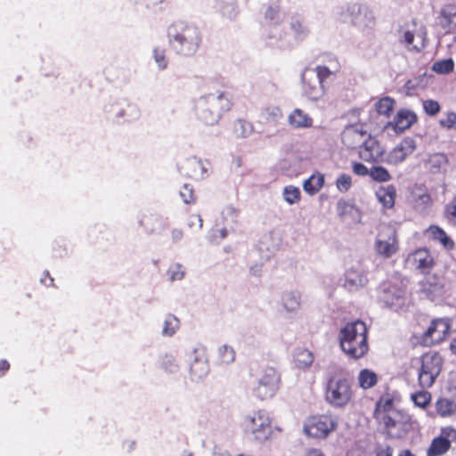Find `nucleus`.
<instances>
[{
  "label": "nucleus",
  "instance_id": "17",
  "mask_svg": "<svg viewBox=\"0 0 456 456\" xmlns=\"http://www.w3.org/2000/svg\"><path fill=\"white\" fill-rule=\"evenodd\" d=\"M192 360L190 363V379L193 381L204 379L209 373V363L205 348L195 347L191 351Z\"/></svg>",
  "mask_w": 456,
  "mask_h": 456
},
{
  "label": "nucleus",
  "instance_id": "16",
  "mask_svg": "<svg viewBox=\"0 0 456 456\" xmlns=\"http://www.w3.org/2000/svg\"><path fill=\"white\" fill-rule=\"evenodd\" d=\"M281 242V234L279 230L273 229L263 233L258 240L257 248L250 251V258L263 255V258L269 259L271 255L278 250Z\"/></svg>",
  "mask_w": 456,
  "mask_h": 456
},
{
  "label": "nucleus",
  "instance_id": "64",
  "mask_svg": "<svg viewBox=\"0 0 456 456\" xmlns=\"http://www.w3.org/2000/svg\"><path fill=\"white\" fill-rule=\"evenodd\" d=\"M376 456H393V449L389 445H379L376 448Z\"/></svg>",
  "mask_w": 456,
  "mask_h": 456
},
{
  "label": "nucleus",
  "instance_id": "4",
  "mask_svg": "<svg viewBox=\"0 0 456 456\" xmlns=\"http://www.w3.org/2000/svg\"><path fill=\"white\" fill-rule=\"evenodd\" d=\"M324 398L327 403L338 409L345 408L353 399L350 382L343 369L337 365L329 366Z\"/></svg>",
  "mask_w": 456,
  "mask_h": 456
},
{
  "label": "nucleus",
  "instance_id": "20",
  "mask_svg": "<svg viewBox=\"0 0 456 456\" xmlns=\"http://www.w3.org/2000/svg\"><path fill=\"white\" fill-rule=\"evenodd\" d=\"M182 171L194 180H203L209 175L210 163L195 156L187 158L181 166Z\"/></svg>",
  "mask_w": 456,
  "mask_h": 456
},
{
  "label": "nucleus",
  "instance_id": "26",
  "mask_svg": "<svg viewBox=\"0 0 456 456\" xmlns=\"http://www.w3.org/2000/svg\"><path fill=\"white\" fill-rule=\"evenodd\" d=\"M417 120L416 114L407 109L399 110L394 119L387 123V127L393 129L395 133H403L409 129Z\"/></svg>",
  "mask_w": 456,
  "mask_h": 456
},
{
  "label": "nucleus",
  "instance_id": "21",
  "mask_svg": "<svg viewBox=\"0 0 456 456\" xmlns=\"http://www.w3.org/2000/svg\"><path fill=\"white\" fill-rule=\"evenodd\" d=\"M416 148L417 143L415 140L411 137H405L389 151L385 161L391 165H398L411 155Z\"/></svg>",
  "mask_w": 456,
  "mask_h": 456
},
{
  "label": "nucleus",
  "instance_id": "36",
  "mask_svg": "<svg viewBox=\"0 0 456 456\" xmlns=\"http://www.w3.org/2000/svg\"><path fill=\"white\" fill-rule=\"evenodd\" d=\"M160 369L167 374H175L180 370V363L175 355L166 353L159 356Z\"/></svg>",
  "mask_w": 456,
  "mask_h": 456
},
{
  "label": "nucleus",
  "instance_id": "30",
  "mask_svg": "<svg viewBox=\"0 0 456 456\" xmlns=\"http://www.w3.org/2000/svg\"><path fill=\"white\" fill-rule=\"evenodd\" d=\"M403 411L395 408L394 400L388 396H382L376 404L375 418L379 422L386 420L387 418H391L394 412H402Z\"/></svg>",
  "mask_w": 456,
  "mask_h": 456
},
{
  "label": "nucleus",
  "instance_id": "37",
  "mask_svg": "<svg viewBox=\"0 0 456 456\" xmlns=\"http://www.w3.org/2000/svg\"><path fill=\"white\" fill-rule=\"evenodd\" d=\"M236 359L234 348L227 344L220 345L216 348V361L221 365L232 364Z\"/></svg>",
  "mask_w": 456,
  "mask_h": 456
},
{
  "label": "nucleus",
  "instance_id": "6",
  "mask_svg": "<svg viewBox=\"0 0 456 456\" xmlns=\"http://www.w3.org/2000/svg\"><path fill=\"white\" fill-rule=\"evenodd\" d=\"M337 18L362 32H370L376 25L373 9L364 3H349L338 8Z\"/></svg>",
  "mask_w": 456,
  "mask_h": 456
},
{
  "label": "nucleus",
  "instance_id": "34",
  "mask_svg": "<svg viewBox=\"0 0 456 456\" xmlns=\"http://www.w3.org/2000/svg\"><path fill=\"white\" fill-rule=\"evenodd\" d=\"M180 326V320L175 315L167 314L163 319L160 334L163 338H172L177 333Z\"/></svg>",
  "mask_w": 456,
  "mask_h": 456
},
{
  "label": "nucleus",
  "instance_id": "1",
  "mask_svg": "<svg viewBox=\"0 0 456 456\" xmlns=\"http://www.w3.org/2000/svg\"><path fill=\"white\" fill-rule=\"evenodd\" d=\"M264 36L268 45L290 50L305 40L309 30L299 17L285 21V13L277 6H269L264 16Z\"/></svg>",
  "mask_w": 456,
  "mask_h": 456
},
{
  "label": "nucleus",
  "instance_id": "61",
  "mask_svg": "<svg viewBox=\"0 0 456 456\" xmlns=\"http://www.w3.org/2000/svg\"><path fill=\"white\" fill-rule=\"evenodd\" d=\"M439 124L442 127L446 129H452L456 126V113L449 111L445 114L444 118L439 120Z\"/></svg>",
  "mask_w": 456,
  "mask_h": 456
},
{
  "label": "nucleus",
  "instance_id": "18",
  "mask_svg": "<svg viewBox=\"0 0 456 456\" xmlns=\"http://www.w3.org/2000/svg\"><path fill=\"white\" fill-rule=\"evenodd\" d=\"M375 250L382 257H391L398 251V239L395 232L387 228L379 232L375 241Z\"/></svg>",
  "mask_w": 456,
  "mask_h": 456
},
{
  "label": "nucleus",
  "instance_id": "7",
  "mask_svg": "<svg viewBox=\"0 0 456 456\" xmlns=\"http://www.w3.org/2000/svg\"><path fill=\"white\" fill-rule=\"evenodd\" d=\"M407 282L399 274H394L384 281L378 290V300L387 307H401L405 301Z\"/></svg>",
  "mask_w": 456,
  "mask_h": 456
},
{
  "label": "nucleus",
  "instance_id": "60",
  "mask_svg": "<svg viewBox=\"0 0 456 456\" xmlns=\"http://www.w3.org/2000/svg\"><path fill=\"white\" fill-rule=\"evenodd\" d=\"M228 234L227 227H216L211 230L209 240L213 243H219L222 240L225 239Z\"/></svg>",
  "mask_w": 456,
  "mask_h": 456
},
{
  "label": "nucleus",
  "instance_id": "39",
  "mask_svg": "<svg viewBox=\"0 0 456 456\" xmlns=\"http://www.w3.org/2000/svg\"><path fill=\"white\" fill-rule=\"evenodd\" d=\"M430 236L439 241L443 247L447 250H452L454 248L453 240L445 233V232L438 226H430L428 230Z\"/></svg>",
  "mask_w": 456,
  "mask_h": 456
},
{
  "label": "nucleus",
  "instance_id": "48",
  "mask_svg": "<svg viewBox=\"0 0 456 456\" xmlns=\"http://www.w3.org/2000/svg\"><path fill=\"white\" fill-rule=\"evenodd\" d=\"M260 117L269 123H276L282 117L281 110L275 105H268L261 110Z\"/></svg>",
  "mask_w": 456,
  "mask_h": 456
},
{
  "label": "nucleus",
  "instance_id": "41",
  "mask_svg": "<svg viewBox=\"0 0 456 456\" xmlns=\"http://www.w3.org/2000/svg\"><path fill=\"white\" fill-rule=\"evenodd\" d=\"M186 267L179 263H171L167 270V277L170 282L181 281L185 278Z\"/></svg>",
  "mask_w": 456,
  "mask_h": 456
},
{
  "label": "nucleus",
  "instance_id": "44",
  "mask_svg": "<svg viewBox=\"0 0 456 456\" xmlns=\"http://www.w3.org/2000/svg\"><path fill=\"white\" fill-rule=\"evenodd\" d=\"M296 366L301 370L308 369L314 362V355L308 349H299L295 354Z\"/></svg>",
  "mask_w": 456,
  "mask_h": 456
},
{
  "label": "nucleus",
  "instance_id": "47",
  "mask_svg": "<svg viewBox=\"0 0 456 456\" xmlns=\"http://www.w3.org/2000/svg\"><path fill=\"white\" fill-rule=\"evenodd\" d=\"M395 102L393 98L385 96L376 102L375 109L379 115L389 117L395 109Z\"/></svg>",
  "mask_w": 456,
  "mask_h": 456
},
{
  "label": "nucleus",
  "instance_id": "62",
  "mask_svg": "<svg viewBox=\"0 0 456 456\" xmlns=\"http://www.w3.org/2000/svg\"><path fill=\"white\" fill-rule=\"evenodd\" d=\"M422 105L428 115L434 116L440 111V104L435 100L423 101Z\"/></svg>",
  "mask_w": 456,
  "mask_h": 456
},
{
  "label": "nucleus",
  "instance_id": "46",
  "mask_svg": "<svg viewBox=\"0 0 456 456\" xmlns=\"http://www.w3.org/2000/svg\"><path fill=\"white\" fill-rule=\"evenodd\" d=\"M437 413L442 417H450L456 414V403L447 398H441L436 403Z\"/></svg>",
  "mask_w": 456,
  "mask_h": 456
},
{
  "label": "nucleus",
  "instance_id": "50",
  "mask_svg": "<svg viewBox=\"0 0 456 456\" xmlns=\"http://www.w3.org/2000/svg\"><path fill=\"white\" fill-rule=\"evenodd\" d=\"M417 39L419 40V44H416V45L413 44L414 41L416 40V37L410 30L403 31L402 36L400 37L401 42L403 44H404V45L406 47H408L409 49L420 50V48H422L424 46V44H423L424 39L419 35L417 37Z\"/></svg>",
  "mask_w": 456,
  "mask_h": 456
},
{
  "label": "nucleus",
  "instance_id": "13",
  "mask_svg": "<svg viewBox=\"0 0 456 456\" xmlns=\"http://www.w3.org/2000/svg\"><path fill=\"white\" fill-rule=\"evenodd\" d=\"M421 365L419 370V383L423 388L430 387L442 368V357L436 353L425 354L421 359Z\"/></svg>",
  "mask_w": 456,
  "mask_h": 456
},
{
  "label": "nucleus",
  "instance_id": "22",
  "mask_svg": "<svg viewBox=\"0 0 456 456\" xmlns=\"http://www.w3.org/2000/svg\"><path fill=\"white\" fill-rule=\"evenodd\" d=\"M368 134L362 124L349 125L342 132V142L349 149L360 148L362 142L368 137Z\"/></svg>",
  "mask_w": 456,
  "mask_h": 456
},
{
  "label": "nucleus",
  "instance_id": "14",
  "mask_svg": "<svg viewBox=\"0 0 456 456\" xmlns=\"http://www.w3.org/2000/svg\"><path fill=\"white\" fill-rule=\"evenodd\" d=\"M302 94L313 102H321L326 94V88L311 68H305L301 74Z\"/></svg>",
  "mask_w": 456,
  "mask_h": 456
},
{
  "label": "nucleus",
  "instance_id": "56",
  "mask_svg": "<svg viewBox=\"0 0 456 456\" xmlns=\"http://www.w3.org/2000/svg\"><path fill=\"white\" fill-rule=\"evenodd\" d=\"M411 400L415 405L425 408L431 401V395L428 391H420L411 395Z\"/></svg>",
  "mask_w": 456,
  "mask_h": 456
},
{
  "label": "nucleus",
  "instance_id": "23",
  "mask_svg": "<svg viewBox=\"0 0 456 456\" xmlns=\"http://www.w3.org/2000/svg\"><path fill=\"white\" fill-rule=\"evenodd\" d=\"M406 262L411 267L420 273L428 272L435 264L432 255L426 248H420L410 253Z\"/></svg>",
  "mask_w": 456,
  "mask_h": 456
},
{
  "label": "nucleus",
  "instance_id": "15",
  "mask_svg": "<svg viewBox=\"0 0 456 456\" xmlns=\"http://www.w3.org/2000/svg\"><path fill=\"white\" fill-rule=\"evenodd\" d=\"M419 292L431 301L442 300L447 292L444 278L437 274L425 277L419 282Z\"/></svg>",
  "mask_w": 456,
  "mask_h": 456
},
{
  "label": "nucleus",
  "instance_id": "3",
  "mask_svg": "<svg viewBox=\"0 0 456 456\" xmlns=\"http://www.w3.org/2000/svg\"><path fill=\"white\" fill-rule=\"evenodd\" d=\"M232 102L229 95L216 91L200 95L194 102V114L199 122L213 126L219 123L224 113L230 110Z\"/></svg>",
  "mask_w": 456,
  "mask_h": 456
},
{
  "label": "nucleus",
  "instance_id": "58",
  "mask_svg": "<svg viewBox=\"0 0 456 456\" xmlns=\"http://www.w3.org/2000/svg\"><path fill=\"white\" fill-rule=\"evenodd\" d=\"M180 196L185 204H191L195 202L194 191L190 184H183L180 189Z\"/></svg>",
  "mask_w": 456,
  "mask_h": 456
},
{
  "label": "nucleus",
  "instance_id": "10",
  "mask_svg": "<svg viewBox=\"0 0 456 456\" xmlns=\"http://www.w3.org/2000/svg\"><path fill=\"white\" fill-rule=\"evenodd\" d=\"M107 118L117 125L131 124L141 117V110L135 103L126 101L111 102L104 106Z\"/></svg>",
  "mask_w": 456,
  "mask_h": 456
},
{
  "label": "nucleus",
  "instance_id": "32",
  "mask_svg": "<svg viewBox=\"0 0 456 456\" xmlns=\"http://www.w3.org/2000/svg\"><path fill=\"white\" fill-rule=\"evenodd\" d=\"M375 195L384 208H392L395 206L396 189L394 185L379 186L376 190Z\"/></svg>",
  "mask_w": 456,
  "mask_h": 456
},
{
  "label": "nucleus",
  "instance_id": "11",
  "mask_svg": "<svg viewBox=\"0 0 456 456\" xmlns=\"http://www.w3.org/2000/svg\"><path fill=\"white\" fill-rule=\"evenodd\" d=\"M390 438H403L417 428L416 421L408 413L394 412L391 418L379 422Z\"/></svg>",
  "mask_w": 456,
  "mask_h": 456
},
{
  "label": "nucleus",
  "instance_id": "19",
  "mask_svg": "<svg viewBox=\"0 0 456 456\" xmlns=\"http://www.w3.org/2000/svg\"><path fill=\"white\" fill-rule=\"evenodd\" d=\"M450 323L447 319L434 320L421 336V344L431 346L443 341L448 335Z\"/></svg>",
  "mask_w": 456,
  "mask_h": 456
},
{
  "label": "nucleus",
  "instance_id": "45",
  "mask_svg": "<svg viewBox=\"0 0 456 456\" xmlns=\"http://www.w3.org/2000/svg\"><path fill=\"white\" fill-rule=\"evenodd\" d=\"M378 382L377 374L368 369H363L359 372L358 383L362 389H369L374 387Z\"/></svg>",
  "mask_w": 456,
  "mask_h": 456
},
{
  "label": "nucleus",
  "instance_id": "52",
  "mask_svg": "<svg viewBox=\"0 0 456 456\" xmlns=\"http://www.w3.org/2000/svg\"><path fill=\"white\" fill-rule=\"evenodd\" d=\"M152 56L159 70H164L167 68L168 61L164 47H154Z\"/></svg>",
  "mask_w": 456,
  "mask_h": 456
},
{
  "label": "nucleus",
  "instance_id": "59",
  "mask_svg": "<svg viewBox=\"0 0 456 456\" xmlns=\"http://www.w3.org/2000/svg\"><path fill=\"white\" fill-rule=\"evenodd\" d=\"M351 185L352 178L349 175L346 174L340 175L336 181V186L341 192L347 191L351 188Z\"/></svg>",
  "mask_w": 456,
  "mask_h": 456
},
{
  "label": "nucleus",
  "instance_id": "31",
  "mask_svg": "<svg viewBox=\"0 0 456 456\" xmlns=\"http://www.w3.org/2000/svg\"><path fill=\"white\" fill-rule=\"evenodd\" d=\"M410 201L418 211H424L432 204L430 195L427 190L421 186L413 187L411 192Z\"/></svg>",
  "mask_w": 456,
  "mask_h": 456
},
{
  "label": "nucleus",
  "instance_id": "53",
  "mask_svg": "<svg viewBox=\"0 0 456 456\" xmlns=\"http://www.w3.org/2000/svg\"><path fill=\"white\" fill-rule=\"evenodd\" d=\"M248 257L249 274L254 277H260L263 274L264 264L268 259L263 258V255L260 254V261H256L257 256L254 259L250 258V252L248 253Z\"/></svg>",
  "mask_w": 456,
  "mask_h": 456
},
{
  "label": "nucleus",
  "instance_id": "38",
  "mask_svg": "<svg viewBox=\"0 0 456 456\" xmlns=\"http://www.w3.org/2000/svg\"><path fill=\"white\" fill-rule=\"evenodd\" d=\"M323 184V175L314 174L303 183V189L309 195H314L322 188Z\"/></svg>",
  "mask_w": 456,
  "mask_h": 456
},
{
  "label": "nucleus",
  "instance_id": "25",
  "mask_svg": "<svg viewBox=\"0 0 456 456\" xmlns=\"http://www.w3.org/2000/svg\"><path fill=\"white\" fill-rule=\"evenodd\" d=\"M368 283L365 271L359 267H352L345 273L343 286L349 291H356Z\"/></svg>",
  "mask_w": 456,
  "mask_h": 456
},
{
  "label": "nucleus",
  "instance_id": "57",
  "mask_svg": "<svg viewBox=\"0 0 456 456\" xmlns=\"http://www.w3.org/2000/svg\"><path fill=\"white\" fill-rule=\"evenodd\" d=\"M238 215L237 209L232 206H226L223 208L221 212V216L223 219V224H231L235 223L236 217Z\"/></svg>",
  "mask_w": 456,
  "mask_h": 456
},
{
  "label": "nucleus",
  "instance_id": "28",
  "mask_svg": "<svg viewBox=\"0 0 456 456\" xmlns=\"http://www.w3.org/2000/svg\"><path fill=\"white\" fill-rule=\"evenodd\" d=\"M281 309L287 314H297L302 304V294L296 289L284 291L280 299Z\"/></svg>",
  "mask_w": 456,
  "mask_h": 456
},
{
  "label": "nucleus",
  "instance_id": "27",
  "mask_svg": "<svg viewBox=\"0 0 456 456\" xmlns=\"http://www.w3.org/2000/svg\"><path fill=\"white\" fill-rule=\"evenodd\" d=\"M140 225L148 233L160 234L167 229L168 222L164 215L152 212L140 221Z\"/></svg>",
  "mask_w": 456,
  "mask_h": 456
},
{
  "label": "nucleus",
  "instance_id": "63",
  "mask_svg": "<svg viewBox=\"0 0 456 456\" xmlns=\"http://www.w3.org/2000/svg\"><path fill=\"white\" fill-rule=\"evenodd\" d=\"M445 216L452 224H456V200L446 205Z\"/></svg>",
  "mask_w": 456,
  "mask_h": 456
},
{
  "label": "nucleus",
  "instance_id": "40",
  "mask_svg": "<svg viewBox=\"0 0 456 456\" xmlns=\"http://www.w3.org/2000/svg\"><path fill=\"white\" fill-rule=\"evenodd\" d=\"M217 8L222 16L229 20H235L239 13L238 5L232 0H221L217 2Z\"/></svg>",
  "mask_w": 456,
  "mask_h": 456
},
{
  "label": "nucleus",
  "instance_id": "5",
  "mask_svg": "<svg viewBox=\"0 0 456 456\" xmlns=\"http://www.w3.org/2000/svg\"><path fill=\"white\" fill-rule=\"evenodd\" d=\"M339 342L341 349L348 356L358 359L368 351L367 327L362 321L347 323L340 330Z\"/></svg>",
  "mask_w": 456,
  "mask_h": 456
},
{
  "label": "nucleus",
  "instance_id": "42",
  "mask_svg": "<svg viewBox=\"0 0 456 456\" xmlns=\"http://www.w3.org/2000/svg\"><path fill=\"white\" fill-rule=\"evenodd\" d=\"M339 68L338 62L334 61L330 66L320 65L312 69V70L316 73L318 79L324 83L331 76L335 75L339 70Z\"/></svg>",
  "mask_w": 456,
  "mask_h": 456
},
{
  "label": "nucleus",
  "instance_id": "24",
  "mask_svg": "<svg viewBox=\"0 0 456 456\" xmlns=\"http://www.w3.org/2000/svg\"><path fill=\"white\" fill-rule=\"evenodd\" d=\"M384 150L379 142L368 134V137L362 142L359 148L360 158L368 162L382 160Z\"/></svg>",
  "mask_w": 456,
  "mask_h": 456
},
{
  "label": "nucleus",
  "instance_id": "49",
  "mask_svg": "<svg viewBox=\"0 0 456 456\" xmlns=\"http://www.w3.org/2000/svg\"><path fill=\"white\" fill-rule=\"evenodd\" d=\"M447 164V157L443 153H436L429 156L427 166L432 173L440 172Z\"/></svg>",
  "mask_w": 456,
  "mask_h": 456
},
{
  "label": "nucleus",
  "instance_id": "8",
  "mask_svg": "<svg viewBox=\"0 0 456 456\" xmlns=\"http://www.w3.org/2000/svg\"><path fill=\"white\" fill-rule=\"evenodd\" d=\"M242 427L248 436L260 444L267 441L273 435L272 419L265 410L255 411L246 415Z\"/></svg>",
  "mask_w": 456,
  "mask_h": 456
},
{
  "label": "nucleus",
  "instance_id": "29",
  "mask_svg": "<svg viewBox=\"0 0 456 456\" xmlns=\"http://www.w3.org/2000/svg\"><path fill=\"white\" fill-rule=\"evenodd\" d=\"M289 126L294 129H306L313 126V118L305 110L299 108L294 109L287 118Z\"/></svg>",
  "mask_w": 456,
  "mask_h": 456
},
{
  "label": "nucleus",
  "instance_id": "9",
  "mask_svg": "<svg viewBox=\"0 0 456 456\" xmlns=\"http://www.w3.org/2000/svg\"><path fill=\"white\" fill-rule=\"evenodd\" d=\"M338 426V418L330 413L309 416L304 422V433L313 438L325 439L333 433Z\"/></svg>",
  "mask_w": 456,
  "mask_h": 456
},
{
  "label": "nucleus",
  "instance_id": "12",
  "mask_svg": "<svg viewBox=\"0 0 456 456\" xmlns=\"http://www.w3.org/2000/svg\"><path fill=\"white\" fill-rule=\"evenodd\" d=\"M281 377L273 367L265 368L256 379L253 388L254 395L261 399H269L274 396L280 388Z\"/></svg>",
  "mask_w": 456,
  "mask_h": 456
},
{
  "label": "nucleus",
  "instance_id": "2",
  "mask_svg": "<svg viewBox=\"0 0 456 456\" xmlns=\"http://www.w3.org/2000/svg\"><path fill=\"white\" fill-rule=\"evenodd\" d=\"M168 43L172 50L179 55L190 57L200 48L202 35L200 28L185 21H175L167 29Z\"/></svg>",
  "mask_w": 456,
  "mask_h": 456
},
{
  "label": "nucleus",
  "instance_id": "54",
  "mask_svg": "<svg viewBox=\"0 0 456 456\" xmlns=\"http://www.w3.org/2000/svg\"><path fill=\"white\" fill-rule=\"evenodd\" d=\"M454 61L452 58L436 61L432 66V70L437 74H448L453 70Z\"/></svg>",
  "mask_w": 456,
  "mask_h": 456
},
{
  "label": "nucleus",
  "instance_id": "33",
  "mask_svg": "<svg viewBox=\"0 0 456 456\" xmlns=\"http://www.w3.org/2000/svg\"><path fill=\"white\" fill-rule=\"evenodd\" d=\"M440 24L447 32L456 31V5L447 4L440 12Z\"/></svg>",
  "mask_w": 456,
  "mask_h": 456
},
{
  "label": "nucleus",
  "instance_id": "35",
  "mask_svg": "<svg viewBox=\"0 0 456 456\" xmlns=\"http://www.w3.org/2000/svg\"><path fill=\"white\" fill-rule=\"evenodd\" d=\"M451 447V441L444 436L435 437L428 451L427 456H443L444 455Z\"/></svg>",
  "mask_w": 456,
  "mask_h": 456
},
{
  "label": "nucleus",
  "instance_id": "55",
  "mask_svg": "<svg viewBox=\"0 0 456 456\" xmlns=\"http://www.w3.org/2000/svg\"><path fill=\"white\" fill-rule=\"evenodd\" d=\"M374 181L385 183L391 180L389 172L383 167H373L370 169L369 175Z\"/></svg>",
  "mask_w": 456,
  "mask_h": 456
},
{
  "label": "nucleus",
  "instance_id": "43",
  "mask_svg": "<svg viewBox=\"0 0 456 456\" xmlns=\"http://www.w3.org/2000/svg\"><path fill=\"white\" fill-rule=\"evenodd\" d=\"M282 200L289 206L297 204L301 200V191L297 186L289 184L283 187Z\"/></svg>",
  "mask_w": 456,
  "mask_h": 456
},
{
  "label": "nucleus",
  "instance_id": "51",
  "mask_svg": "<svg viewBox=\"0 0 456 456\" xmlns=\"http://www.w3.org/2000/svg\"><path fill=\"white\" fill-rule=\"evenodd\" d=\"M234 132L239 137L248 138L253 134L254 126L247 120L239 119L234 123Z\"/></svg>",
  "mask_w": 456,
  "mask_h": 456
}]
</instances>
